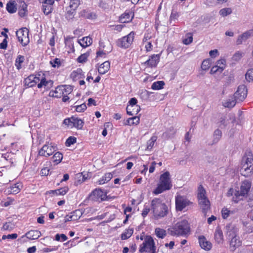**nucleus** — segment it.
I'll return each mask as SVG.
<instances>
[{"mask_svg":"<svg viewBox=\"0 0 253 253\" xmlns=\"http://www.w3.org/2000/svg\"><path fill=\"white\" fill-rule=\"evenodd\" d=\"M151 207L155 218L159 219L165 216L168 212V208L167 205L162 203L159 198H155L151 202Z\"/></svg>","mask_w":253,"mask_h":253,"instance_id":"nucleus-1","label":"nucleus"},{"mask_svg":"<svg viewBox=\"0 0 253 253\" xmlns=\"http://www.w3.org/2000/svg\"><path fill=\"white\" fill-rule=\"evenodd\" d=\"M172 185L169 171H166L160 176V181L153 193L158 195L171 188Z\"/></svg>","mask_w":253,"mask_h":253,"instance_id":"nucleus-2","label":"nucleus"},{"mask_svg":"<svg viewBox=\"0 0 253 253\" xmlns=\"http://www.w3.org/2000/svg\"><path fill=\"white\" fill-rule=\"evenodd\" d=\"M169 232L171 236H184L190 232V226L186 220H182L169 229Z\"/></svg>","mask_w":253,"mask_h":253,"instance_id":"nucleus-3","label":"nucleus"},{"mask_svg":"<svg viewBox=\"0 0 253 253\" xmlns=\"http://www.w3.org/2000/svg\"><path fill=\"white\" fill-rule=\"evenodd\" d=\"M197 197L200 208L206 215L208 211L210 209V202L206 196L205 189L201 185L198 187Z\"/></svg>","mask_w":253,"mask_h":253,"instance_id":"nucleus-4","label":"nucleus"},{"mask_svg":"<svg viewBox=\"0 0 253 253\" xmlns=\"http://www.w3.org/2000/svg\"><path fill=\"white\" fill-rule=\"evenodd\" d=\"M63 124L71 127H75L78 129H82L84 125V122L81 119L75 116L65 119Z\"/></svg>","mask_w":253,"mask_h":253,"instance_id":"nucleus-5","label":"nucleus"},{"mask_svg":"<svg viewBox=\"0 0 253 253\" xmlns=\"http://www.w3.org/2000/svg\"><path fill=\"white\" fill-rule=\"evenodd\" d=\"M192 204L193 202L189 200L185 196L177 195L175 197L176 210L178 211H182L187 206Z\"/></svg>","mask_w":253,"mask_h":253,"instance_id":"nucleus-6","label":"nucleus"},{"mask_svg":"<svg viewBox=\"0 0 253 253\" xmlns=\"http://www.w3.org/2000/svg\"><path fill=\"white\" fill-rule=\"evenodd\" d=\"M18 41L23 46H26L29 42V30L27 28L20 29L16 33Z\"/></svg>","mask_w":253,"mask_h":253,"instance_id":"nucleus-7","label":"nucleus"},{"mask_svg":"<svg viewBox=\"0 0 253 253\" xmlns=\"http://www.w3.org/2000/svg\"><path fill=\"white\" fill-rule=\"evenodd\" d=\"M134 33L131 32L128 35L119 39L117 42V45L125 48L128 47L132 43Z\"/></svg>","mask_w":253,"mask_h":253,"instance_id":"nucleus-8","label":"nucleus"},{"mask_svg":"<svg viewBox=\"0 0 253 253\" xmlns=\"http://www.w3.org/2000/svg\"><path fill=\"white\" fill-rule=\"evenodd\" d=\"M154 249H156L154 241L151 236H148L146 237L143 244L140 245L139 251L142 253L146 252V250H152Z\"/></svg>","mask_w":253,"mask_h":253,"instance_id":"nucleus-9","label":"nucleus"},{"mask_svg":"<svg viewBox=\"0 0 253 253\" xmlns=\"http://www.w3.org/2000/svg\"><path fill=\"white\" fill-rule=\"evenodd\" d=\"M248 93L247 86L244 84L238 86L234 95L237 101L242 102L246 98Z\"/></svg>","mask_w":253,"mask_h":253,"instance_id":"nucleus-10","label":"nucleus"},{"mask_svg":"<svg viewBox=\"0 0 253 253\" xmlns=\"http://www.w3.org/2000/svg\"><path fill=\"white\" fill-rule=\"evenodd\" d=\"M90 198L93 201H103L107 199V193L100 189L93 190L89 195Z\"/></svg>","mask_w":253,"mask_h":253,"instance_id":"nucleus-11","label":"nucleus"},{"mask_svg":"<svg viewBox=\"0 0 253 253\" xmlns=\"http://www.w3.org/2000/svg\"><path fill=\"white\" fill-rule=\"evenodd\" d=\"M225 232L227 240L238 236V229L232 224H227L225 226Z\"/></svg>","mask_w":253,"mask_h":253,"instance_id":"nucleus-12","label":"nucleus"},{"mask_svg":"<svg viewBox=\"0 0 253 253\" xmlns=\"http://www.w3.org/2000/svg\"><path fill=\"white\" fill-rule=\"evenodd\" d=\"M228 240L229 244V250L231 252H234L242 245V241L239 236Z\"/></svg>","mask_w":253,"mask_h":253,"instance_id":"nucleus-13","label":"nucleus"},{"mask_svg":"<svg viewBox=\"0 0 253 253\" xmlns=\"http://www.w3.org/2000/svg\"><path fill=\"white\" fill-rule=\"evenodd\" d=\"M54 151L53 146L45 144L39 150V155L47 157L51 155Z\"/></svg>","mask_w":253,"mask_h":253,"instance_id":"nucleus-14","label":"nucleus"},{"mask_svg":"<svg viewBox=\"0 0 253 253\" xmlns=\"http://www.w3.org/2000/svg\"><path fill=\"white\" fill-rule=\"evenodd\" d=\"M198 240L200 246L202 249L208 251L211 249V243L208 241L204 236H199Z\"/></svg>","mask_w":253,"mask_h":253,"instance_id":"nucleus-15","label":"nucleus"},{"mask_svg":"<svg viewBox=\"0 0 253 253\" xmlns=\"http://www.w3.org/2000/svg\"><path fill=\"white\" fill-rule=\"evenodd\" d=\"M251 185L252 182L249 180H245L242 182L240 188V194L241 196L244 197L247 195L251 189Z\"/></svg>","mask_w":253,"mask_h":253,"instance_id":"nucleus-16","label":"nucleus"},{"mask_svg":"<svg viewBox=\"0 0 253 253\" xmlns=\"http://www.w3.org/2000/svg\"><path fill=\"white\" fill-rule=\"evenodd\" d=\"M240 171L242 175L248 177L253 172V165L248 166L247 164H242Z\"/></svg>","mask_w":253,"mask_h":253,"instance_id":"nucleus-17","label":"nucleus"},{"mask_svg":"<svg viewBox=\"0 0 253 253\" xmlns=\"http://www.w3.org/2000/svg\"><path fill=\"white\" fill-rule=\"evenodd\" d=\"M160 56L159 55L154 54L151 58L147 60L144 64L150 67H155L159 63Z\"/></svg>","mask_w":253,"mask_h":253,"instance_id":"nucleus-18","label":"nucleus"},{"mask_svg":"<svg viewBox=\"0 0 253 253\" xmlns=\"http://www.w3.org/2000/svg\"><path fill=\"white\" fill-rule=\"evenodd\" d=\"M53 82L51 80L46 81L44 78H42L40 83L38 84L39 88L44 86L46 89H49L53 85Z\"/></svg>","mask_w":253,"mask_h":253,"instance_id":"nucleus-19","label":"nucleus"},{"mask_svg":"<svg viewBox=\"0 0 253 253\" xmlns=\"http://www.w3.org/2000/svg\"><path fill=\"white\" fill-rule=\"evenodd\" d=\"M110 68V63L108 61L104 62L101 64L98 69V71L100 74H104L107 73Z\"/></svg>","mask_w":253,"mask_h":253,"instance_id":"nucleus-20","label":"nucleus"},{"mask_svg":"<svg viewBox=\"0 0 253 253\" xmlns=\"http://www.w3.org/2000/svg\"><path fill=\"white\" fill-rule=\"evenodd\" d=\"M41 235L42 234L41 232L37 230H31L26 234L27 238L30 240L37 239L41 237Z\"/></svg>","mask_w":253,"mask_h":253,"instance_id":"nucleus-21","label":"nucleus"},{"mask_svg":"<svg viewBox=\"0 0 253 253\" xmlns=\"http://www.w3.org/2000/svg\"><path fill=\"white\" fill-rule=\"evenodd\" d=\"M237 102L234 95L231 96L223 103V105L225 107L231 108L236 105Z\"/></svg>","mask_w":253,"mask_h":253,"instance_id":"nucleus-22","label":"nucleus"},{"mask_svg":"<svg viewBox=\"0 0 253 253\" xmlns=\"http://www.w3.org/2000/svg\"><path fill=\"white\" fill-rule=\"evenodd\" d=\"M78 42L83 48H85L92 44V40L89 37H85L78 40Z\"/></svg>","mask_w":253,"mask_h":253,"instance_id":"nucleus-23","label":"nucleus"},{"mask_svg":"<svg viewBox=\"0 0 253 253\" xmlns=\"http://www.w3.org/2000/svg\"><path fill=\"white\" fill-rule=\"evenodd\" d=\"M251 36V32L250 31H247L242 35H240L237 41L236 44L237 45H240L242 44L244 42H245L248 39L250 38Z\"/></svg>","mask_w":253,"mask_h":253,"instance_id":"nucleus-24","label":"nucleus"},{"mask_svg":"<svg viewBox=\"0 0 253 253\" xmlns=\"http://www.w3.org/2000/svg\"><path fill=\"white\" fill-rule=\"evenodd\" d=\"M176 131L173 126H171L165 132H164L162 134V138L164 139H169L173 137Z\"/></svg>","mask_w":253,"mask_h":253,"instance_id":"nucleus-25","label":"nucleus"},{"mask_svg":"<svg viewBox=\"0 0 253 253\" xmlns=\"http://www.w3.org/2000/svg\"><path fill=\"white\" fill-rule=\"evenodd\" d=\"M126 109L128 115L133 116L138 114L140 110V107L139 106H127Z\"/></svg>","mask_w":253,"mask_h":253,"instance_id":"nucleus-26","label":"nucleus"},{"mask_svg":"<svg viewBox=\"0 0 253 253\" xmlns=\"http://www.w3.org/2000/svg\"><path fill=\"white\" fill-rule=\"evenodd\" d=\"M22 187L21 183H16L10 187V190H8V192L13 194H17L20 192Z\"/></svg>","mask_w":253,"mask_h":253,"instance_id":"nucleus-27","label":"nucleus"},{"mask_svg":"<svg viewBox=\"0 0 253 253\" xmlns=\"http://www.w3.org/2000/svg\"><path fill=\"white\" fill-rule=\"evenodd\" d=\"M69 190V188L67 186L55 190H51L49 192V194H55L56 195H64Z\"/></svg>","mask_w":253,"mask_h":253,"instance_id":"nucleus-28","label":"nucleus"},{"mask_svg":"<svg viewBox=\"0 0 253 253\" xmlns=\"http://www.w3.org/2000/svg\"><path fill=\"white\" fill-rule=\"evenodd\" d=\"M82 72L81 69H78L77 70L74 71L71 74V78L75 81L83 78Z\"/></svg>","mask_w":253,"mask_h":253,"instance_id":"nucleus-29","label":"nucleus"},{"mask_svg":"<svg viewBox=\"0 0 253 253\" xmlns=\"http://www.w3.org/2000/svg\"><path fill=\"white\" fill-rule=\"evenodd\" d=\"M6 9L10 13H15L17 10L16 3L14 1H9L6 4Z\"/></svg>","mask_w":253,"mask_h":253,"instance_id":"nucleus-30","label":"nucleus"},{"mask_svg":"<svg viewBox=\"0 0 253 253\" xmlns=\"http://www.w3.org/2000/svg\"><path fill=\"white\" fill-rule=\"evenodd\" d=\"M215 240L218 244L222 243L223 242V236L222 231L220 229H216L214 234Z\"/></svg>","mask_w":253,"mask_h":253,"instance_id":"nucleus-31","label":"nucleus"},{"mask_svg":"<svg viewBox=\"0 0 253 253\" xmlns=\"http://www.w3.org/2000/svg\"><path fill=\"white\" fill-rule=\"evenodd\" d=\"M27 5L24 1H21L19 7L18 14L20 17H24L27 11Z\"/></svg>","mask_w":253,"mask_h":253,"instance_id":"nucleus-32","label":"nucleus"},{"mask_svg":"<svg viewBox=\"0 0 253 253\" xmlns=\"http://www.w3.org/2000/svg\"><path fill=\"white\" fill-rule=\"evenodd\" d=\"M222 137V132L219 129L215 130L213 135L212 144L217 143Z\"/></svg>","mask_w":253,"mask_h":253,"instance_id":"nucleus-33","label":"nucleus"},{"mask_svg":"<svg viewBox=\"0 0 253 253\" xmlns=\"http://www.w3.org/2000/svg\"><path fill=\"white\" fill-rule=\"evenodd\" d=\"M64 86L62 85L57 86L55 90L54 93L52 95V96L56 98H60L64 94Z\"/></svg>","mask_w":253,"mask_h":253,"instance_id":"nucleus-34","label":"nucleus"},{"mask_svg":"<svg viewBox=\"0 0 253 253\" xmlns=\"http://www.w3.org/2000/svg\"><path fill=\"white\" fill-rule=\"evenodd\" d=\"M34 79H35L34 75H30L24 80V85L28 87H33L35 86L34 82Z\"/></svg>","mask_w":253,"mask_h":253,"instance_id":"nucleus-35","label":"nucleus"},{"mask_svg":"<svg viewBox=\"0 0 253 253\" xmlns=\"http://www.w3.org/2000/svg\"><path fill=\"white\" fill-rule=\"evenodd\" d=\"M132 17H130V15L129 13L123 14L120 17V21L121 23H125L130 21L132 20Z\"/></svg>","mask_w":253,"mask_h":253,"instance_id":"nucleus-36","label":"nucleus"},{"mask_svg":"<svg viewBox=\"0 0 253 253\" xmlns=\"http://www.w3.org/2000/svg\"><path fill=\"white\" fill-rule=\"evenodd\" d=\"M155 233L157 237L161 239L164 238L167 235L166 231L160 228H156Z\"/></svg>","mask_w":253,"mask_h":253,"instance_id":"nucleus-37","label":"nucleus"},{"mask_svg":"<svg viewBox=\"0 0 253 253\" xmlns=\"http://www.w3.org/2000/svg\"><path fill=\"white\" fill-rule=\"evenodd\" d=\"M112 177L113 175L111 173H107L98 181V183L99 184H104L110 181L112 179Z\"/></svg>","mask_w":253,"mask_h":253,"instance_id":"nucleus-38","label":"nucleus"},{"mask_svg":"<svg viewBox=\"0 0 253 253\" xmlns=\"http://www.w3.org/2000/svg\"><path fill=\"white\" fill-rule=\"evenodd\" d=\"M165 83L164 81H157L153 83L151 88L154 90H159L163 88Z\"/></svg>","mask_w":253,"mask_h":253,"instance_id":"nucleus-39","label":"nucleus"},{"mask_svg":"<svg viewBox=\"0 0 253 253\" xmlns=\"http://www.w3.org/2000/svg\"><path fill=\"white\" fill-rule=\"evenodd\" d=\"M140 119L139 117L135 116L132 118H128L126 121V125H138L139 123Z\"/></svg>","mask_w":253,"mask_h":253,"instance_id":"nucleus-40","label":"nucleus"},{"mask_svg":"<svg viewBox=\"0 0 253 253\" xmlns=\"http://www.w3.org/2000/svg\"><path fill=\"white\" fill-rule=\"evenodd\" d=\"M133 228H129L128 229L126 230L124 233H123L121 235L122 240H126L129 238L133 234Z\"/></svg>","mask_w":253,"mask_h":253,"instance_id":"nucleus-41","label":"nucleus"},{"mask_svg":"<svg viewBox=\"0 0 253 253\" xmlns=\"http://www.w3.org/2000/svg\"><path fill=\"white\" fill-rule=\"evenodd\" d=\"M81 16L87 19H93L95 17V14L90 13L86 10H83L81 12Z\"/></svg>","mask_w":253,"mask_h":253,"instance_id":"nucleus-42","label":"nucleus"},{"mask_svg":"<svg viewBox=\"0 0 253 253\" xmlns=\"http://www.w3.org/2000/svg\"><path fill=\"white\" fill-rule=\"evenodd\" d=\"M157 139V137L156 136H153L151 137V139L148 141L147 144V146L146 148V150H150L152 149Z\"/></svg>","mask_w":253,"mask_h":253,"instance_id":"nucleus-43","label":"nucleus"},{"mask_svg":"<svg viewBox=\"0 0 253 253\" xmlns=\"http://www.w3.org/2000/svg\"><path fill=\"white\" fill-rule=\"evenodd\" d=\"M52 160L56 164L59 163L63 159V155L59 152L55 153L52 158Z\"/></svg>","mask_w":253,"mask_h":253,"instance_id":"nucleus-44","label":"nucleus"},{"mask_svg":"<svg viewBox=\"0 0 253 253\" xmlns=\"http://www.w3.org/2000/svg\"><path fill=\"white\" fill-rule=\"evenodd\" d=\"M24 61V57L22 55H18L15 60V66L17 69L19 70L21 68V64Z\"/></svg>","mask_w":253,"mask_h":253,"instance_id":"nucleus-45","label":"nucleus"},{"mask_svg":"<svg viewBox=\"0 0 253 253\" xmlns=\"http://www.w3.org/2000/svg\"><path fill=\"white\" fill-rule=\"evenodd\" d=\"M76 13V10H73V8H69L67 9L65 17L68 20H71L74 17Z\"/></svg>","mask_w":253,"mask_h":253,"instance_id":"nucleus-46","label":"nucleus"},{"mask_svg":"<svg viewBox=\"0 0 253 253\" xmlns=\"http://www.w3.org/2000/svg\"><path fill=\"white\" fill-rule=\"evenodd\" d=\"M69 8H73V10H76L80 4V0H69Z\"/></svg>","mask_w":253,"mask_h":253,"instance_id":"nucleus-47","label":"nucleus"},{"mask_svg":"<svg viewBox=\"0 0 253 253\" xmlns=\"http://www.w3.org/2000/svg\"><path fill=\"white\" fill-rule=\"evenodd\" d=\"M77 212L76 211L75 212L71 213L70 215H66L64 218V222H67L72 220H76L78 219L77 215H75V213Z\"/></svg>","mask_w":253,"mask_h":253,"instance_id":"nucleus-48","label":"nucleus"},{"mask_svg":"<svg viewBox=\"0 0 253 253\" xmlns=\"http://www.w3.org/2000/svg\"><path fill=\"white\" fill-rule=\"evenodd\" d=\"M185 38L183 40V43L186 45L189 44L193 41V35L191 33L186 34Z\"/></svg>","mask_w":253,"mask_h":253,"instance_id":"nucleus-49","label":"nucleus"},{"mask_svg":"<svg viewBox=\"0 0 253 253\" xmlns=\"http://www.w3.org/2000/svg\"><path fill=\"white\" fill-rule=\"evenodd\" d=\"M244 54L243 52L238 51L234 54L232 57V60L235 62L239 61L242 58Z\"/></svg>","mask_w":253,"mask_h":253,"instance_id":"nucleus-50","label":"nucleus"},{"mask_svg":"<svg viewBox=\"0 0 253 253\" xmlns=\"http://www.w3.org/2000/svg\"><path fill=\"white\" fill-rule=\"evenodd\" d=\"M232 9L231 8L228 7V8H224L220 10L219 13V14L225 17L226 16L229 14H230L232 13Z\"/></svg>","mask_w":253,"mask_h":253,"instance_id":"nucleus-51","label":"nucleus"},{"mask_svg":"<svg viewBox=\"0 0 253 253\" xmlns=\"http://www.w3.org/2000/svg\"><path fill=\"white\" fill-rule=\"evenodd\" d=\"M211 60L207 59L204 60L201 64V68L203 70L206 71L208 70L210 67Z\"/></svg>","mask_w":253,"mask_h":253,"instance_id":"nucleus-52","label":"nucleus"},{"mask_svg":"<svg viewBox=\"0 0 253 253\" xmlns=\"http://www.w3.org/2000/svg\"><path fill=\"white\" fill-rule=\"evenodd\" d=\"M245 78L247 81L249 82L253 81V69H251L248 70L245 75Z\"/></svg>","mask_w":253,"mask_h":253,"instance_id":"nucleus-53","label":"nucleus"},{"mask_svg":"<svg viewBox=\"0 0 253 253\" xmlns=\"http://www.w3.org/2000/svg\"><path fill=\"white\" fill-rule=\"evenodd\" d=\"M89 54V52H86L81 54L77 59L78 62L79 63L85 62L86 61Z\"/></svg>","mask_w":253,"mask_h":253,"instance_id":"nucleus-54","label":"nucleus"},{"mask_svg":"<svg viewBox=\"0 0 253 253\" xmlns=\"http://www.w3.org/2000/svg\"><path fill=\"white\" fill-rule=\"evenodd\" d=\"M253 158L252 156L249 157H245L243 158L242 164H247L248 166L252 165Z\"/></svg>","mask_w":253,"mask_h":253,"instance_id":"nucleus-55","label":"nucleus"},{"mask_svg":"<svg viewBox=\"0 0 253 253\" xmlns=\"http://www.w3.org/2000/svg\"><path fill=\"white\" fill-rule=\"evenodd\" d=\"M77 139L76 137L74 136H70L67 140L65 142V145L66 146H70L71 145L75 143L76 142Z\"/></svg>","mask_w":253,"mask_h":253,"instance_id":"nucleus-56","label":"nucleus"},{"mask_svg":"<svg viewBox=\"0 0 253 253\" xmlns=\"http://www.w3.org/2000/svg\"><path fill=\"white\" fill-rule=\"evenodd\" d=\"M55 240L57 241H65L67 240V237L64 234H57L55 236Z\"/></svg>","mask_w":253,"mask_h":253,"instance_id":"nucleus-57","label":"nucleus"},{"mask_svg":"<svg viewBox=\"0 0 253 253\" xmlns=\"http://www.w3.org/2000/svg\"><path fill=\"white\" fill-rule=\"evenodd\" d=\"M52 5H43V12L45 15H48L52 12Z\"/></svg>","mask_w":253,"mask_h":253,"instance_id":"nucleus-58","label":"nucleus"},{"mask_svg":"<svg viewBox=\"0 0 253 253\" xmlns=\"http://www.w3.org/2000/svg\"><path fill=\"white\" fill-rule=\"evenodd\" d=\"M223 70L222 67H218L216 65L213 66L210 71L211 74H214L215 73H221Z\"/></svg>","mask_w":253,"mask_h":253,"instance_id":"nucleus-59","label":"nucleus"},{"mask_svg":"<svg viewBox=\"0 0 253 253\" xmlns=\"http://www.w3.org/2000/svg\"><path fill=\"white\" fill-rule=\"evenodd\" d=\"M216 65L218 67H222L223 71L226 67V60L225 59H220L216 61Z\"/></svg>","mask_w":253,"mask_h":253,"instance_id":"nucleus-60","label":"nucleus"},{"mask_svg":"<svg viewBox=\"0 0 253 253\" xmlns=\"http://www.w3.org/2000/svg\"><path fill=\"white\" fill-rule=\"evenodd\" d=\"M230 212V211L228 210L227 209H223L221 211V214L223 218H227L229 216Z\"/></svg>","mask_w":253,"mask_h":253,"instance_id":"nucleus-61","label":"nucleus"},{"mask_svg":"<svg viewBox=\"0 0 253 253\" xmlns=\"http://www.w3.org/2000/svg\"><path fill=\"white\" fill-rule=\"evenodd\" d=\"M86 105L85 103H83L76 106V111L78 112H84L86 109Z\"/></svg>","mask_w":253,"mask_h":253,"instance_id":"nucleus-62","label":"nucleus"},{"mask_svg":"<svg viewBox=\"0 0 253 253\" xmlns=\"http://www.w3.org/2000/svg\"><path fill=\"white\" fill-rule=\"evenodd\" d=\"M64 86V93L65 92L67 94H70L73 90L72 86L70 85H63Z\"/></svg>","mask_w":253,"mask_h":253,"instance_id":"nucleus-63","label":"nucleus"},{"mask_svg":"<svg viewBox=\"0 0 253 253\" xmlns=\"http://www.w3.org/2000/svg\"><path fill=\"white\" fill-rule=\"evenodd\" d=\"M179 16V13L173 9L172 10L170 16V20H172L177 19Z\"/></svg>","mask_w":253,"mask_h":253,"instance_id":"nucleus-64","label":"nucleus"}]
</instances>
